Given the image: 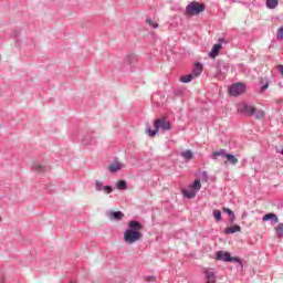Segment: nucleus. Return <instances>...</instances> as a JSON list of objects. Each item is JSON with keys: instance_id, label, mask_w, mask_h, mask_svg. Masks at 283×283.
Masks as SVG:
<instances>
[{"instance_id": "obj_1", "label": "nucleus", "mask_w": 283, "mask_h": 283, "mask_svg": "<svg viewBox=\"0 0 283 283\" xmlns=\"http://www.w3.org/2000/svg\"><path fill=\"white\" fill-rule=\"evenodd\" d=\"M143 223L137 220H130L128 222V228L124 232V242L126 244H135V242H139L143 240Z\"/></svg>"}, {"instance_id": "obj_2", "label": "nucleus", "mask_w": 283, "mask_h": 283, "mask_svg": "<svg viewBox=\"0 0 283 283\" xmlns=\"http://www.w3.org/2000/svg\"><path fill=\"white\" fill-rule=\"evenodd\" d=\"M154 127L155 129L153 130L150 126L146 127V134L150 137L157 136L160 129L161 132H169L171 129V122L167 120L165 117L157 118L154 123Z\"/></svg>"}, {"instance_id": "obj_3", "label": "nucleus", "mask_w": 283, "mask_h": 283, "mask_svg": "<svg viewBox=\"0 0 283 283\" xmlns=\"http://www.w3.org/2000/svg\"><path fill=\"white\" fill-rule=\"evenodd\" d=\"M205 10H207V4L192 1L186 7L185 14L187 17H198V14L205 12Z\"/></svg>"}, {"instance_id": "obj_4", "label": "nucleus", "mask_w": 283, "mask_h": 283, "mask_svg": "<svg viewBox=\"0 0 283 283\" xmlns=\"http://www.w3.org/2000/svg\"><path fill=\"white\" fill-rule=\"evenodd\" d=\"M216 260L219 262H237V264H240L241 269H244L242 259H240V256H231L230 252H224L222 250L217 251Z\"/></svg>"}, {"instance_id": "obj_5", "label": "nucleus", "mask_w": 283, "mask_h": 283, "mask_svg": "<svg viewBox=\"0 0 283 283\" xmlns=\"http://www.w3.org/2000/svg\"><path fill=\"white\" fill-rule=\"evenodd\" d=\"M240 114H244L245 116H255L259 120L264 118V111H258L255 106L250 104H243L239 108Z\"/></svg>"}, {"instance_id": "obj_6", "label": "nucleus", "mask_w": 283, "mask_h": 283, "mask_svg": "<svg viewBox=\"0 0 283 283\" xmlns=\"http://www.w3.org/2000/svg\"><path fill=\"white\" fill-rule=\"evenodd\" d=\"M247 92V85L242 82L233 83L229 86V94L231 96H242Z\"/></svg>"}, {"instance_id": "obj_7", "label": "nucleus", "mask_w": 283, "mask_h": 283, "mask_svg": "<svg viewBox=\"0 0 283 283\" xmlns=\"http://www.w3.org/2000/svg\"><path fill=\"white\" fill-rule=\"evenodd\" d=\"M201 188H202V184L200 182V179H197L190 186V190L184 189L182 193L185 198H188L189 200H191L196 196V192L200 191Z\"/></svg>"}, {"instance_id": "obj_8", "label": "nucleus", "mask_w": 283, "mask_h": 283, "mask_svg": "<svg viewBox=\"0 0 283 283\" xmlns=\"http://www.w3.org/2000/svg\"><path fill=\"white\" fill-rule=\"evenodd\" d=\"M224 42H226L224 38L219 39V42L216 43L212 46L211 51L208 53L210 59H216V56H218V54H220V50H222V43H224Z\"/></svg>"}, {"instance_id": "obj_9", "label": "nucleus", "mask_w": 283, "mask_h": 283, "mask_svg": "<svg viewBox=\"0 0 283 283\" xmlns=\"http://www.w3.org/2000/svg\"><path fill=\"white\" fill-rule=\"evenodd\" d=\"M136 61H138V57L136 56V54L134 53L127 54L123 61L124 70H127V67H132L133 65H136Z\"/></svg>"}, {"instance_id": "obj_10", "label": "nucleus", "mask_w": 283, "mask_h": 283, "mask_svg": "<svg viewBox=\"0 0 283 283\" xmlns=\"http://www.w3.org/2000/svg\"><path fill=\"white\" fill-rule=\"evenodd\" d=\"M263 222H273V224H277L279 219H277V214L270 212L266 213L265 216H263L262 218Z\"/></svg>"}, {"instance_id": "obj_11", "label": "nucleus", "mask_w": 283, "mask_h": 283, "mask_svg": "<svg viewBox=\"0 0 283 283\" xmlns=\"http://www.w3.org/2000/svg\"><path fill=\"white\" fill-rule=\"evenodd\" d=\"M120 169H123V164L119 161H115L108 166V171H111V174H116L117 171H120Z\"/></svg>"}, {"instance_id": "obj_12", "label": "nucleus", "mask_w": 283, "mask_h": 283, "mask_svg": "<svg viewBox=\"0 0 283 283\" xmlns=\"http://www.w3.org/2000/svg\"><path fill=\"white\" fill-rule=\"evenodd\" d=\"M108 217L111 220H123L125 214L122 211H111L108 212Z\"/></svg>"}, {"instance_id": "obj_13", "label": "nucleus", "mask_w": 283, "mask_h": 283, "mask_svg": "<svg viewBox=\"0 0 283 283\" xmlns=\"http://www.w3.org/2000/svg\"><path fill=\"white\" fill-rule=\"evenodd\" d=\"M240 231H242V228L240 226L228 227L224 229V233L227 235H231L233 233H240Z\"/></svg>"}, {"instance_id": "obj_14", "label": "nucleus", "mask_w": 283, "mask_h": 283, "mask_svg": "<svg viewBox=\"0 0 283 283\" xmlns=\"http://www.w3.org/2000/svg\"><path fill=\"white\" fill-rule=\"evenodd\" d=\"M206 283H216V272L206 270Z\"/></svg>"}, {"instance_id": "obj_15", "label": "nucleus", "mask_w": 283, "mask_h": 283, "mask_svg": "<svg viewBox=\"0 0 283 283\" xmlns=\"http://www.w3.org/2000/svg\"><path fill=\"white\" fill-rule=\"evenodd\" d=\"M226 158L227 157V149H220V150H217V151H213L211 154V158L212 160H218V158Z\"/></svg>"}, {"instance_id": "obj_16", "label": "nucleus", "mask_w": 283, "mask_h": 283, "mask_svg": "<svg viewBox=\"0 0 283 283\" xmlns=\"http://www.w3.org/2000/svg\"><path fill=\"white\" fill-rule=\"evenodd\" d=\"M202 63L197 62L192 69V76H200V74H202Z\"/></svg>"}, {"instance_id": "obj_17", "label": "nucleus", "mask_w": 283, "mask_h": 283, "mask_svg": "<svg viewBox=\"0 0 283 283\" xmlns=\"http://www.w3.org/2000/svg\"><path fill=\"white\" fill-rule=\"evenodd\" d=\"M259 83L261 85V92H266L271 82L268 77H261Z\"/></svg>"}, {"instance_id": "obj_18", "label": "nucleus", "mask_w": 283, "mask_h": 283, "mask_svg": "<svg viewBox=\"0 0 283 283\" xmlns=\"http://www.w3.org/2000/svg\"><path fill=\"white\" fill-rule=\"evenodd\" d=\"M280 3L279 0H266L265 6L269 10H275L276 6Z\"/></svg>"}, {"instance_id": "obj_19", "label": "nucleus", "mask_w": 283, "mask_h": 283, "mask_svg": "<svg viewBox=\"0 0 283 283\" xmlns=\"http://www.w3.org/2000/svg\"><path fill=\"white\" fill-rule=\"evenodd\" d=\"M116 188L119 190V191H126L127 189V181L126 180H118L117 184H116Z\"/></svg>"}, {"instance_id": "obj_20", "label": "nucleus", "mask_w": 283, "mask_h": 283, "mask_svg": "<svg viewBox=\"0 0 283 283\" xmlns=\"http://www.w3.org/2000/svg\"><path fill=\"white\" fill-rule=\"evenodd\" d=\"M224 158L230 163V165H238V158L235 156L227 153Z\"/></svg>"}, {"instance_id": "obj_21", "label": "nucleus", "mask_w": 283, "mask_h": 283, "mask_svg": "<svg viewBox=\"0 0 283 283\" xmlns=\"http://www.w3.org/2000/svg\"><path fill=\"white\" fill-rule=\"evenodd\" d=\"M186 160H191L193 158V151L182 150L180 154Z\"/></svg>"}, {"instance_id": "obj_22", "label": "nucleus", "mask_w": 283, "mask_h": 283, "mask_svg": "<svg viewBox=\"0 0 283 283\" xmlns=\"http://www.w3.org/2000/svg\"><path fill=\"white\" fill-rule=\"evenodd\" d=\"M33 171H36V174H43L44 171H48V167L41 165H33Z\"/></svg>"}, {"instance_id": "obj_23", "label": "nucleus", "mask_w": 283, "mask_h": 283, "mask_svg": "<svg viewBox=\"0 0 283 283\" xmlns=\"http://www.w3.org/2000/svg\"><path fill=\"white\" fill-rule=\"evenodd\" d=\"M193 81V74H187L180 77L181 83H191Z\"/></svg>"}, {"instance_id": "obj_24", "label": "nucleus", "mask_w": 283, "mask_h": 283, "mask_svg": "<svg viewBox=\"0 0 283 283\" xmlns=\"http://www.w3.org/2000/svg\"><path fill=\"white\" fill-rule=\"evenodd\" d=\"M276 237L282 239L283 238V223H279L277 227L274 229Z\"/></svg>"}, {"instance_id": "obj_25", "label": "nucleus", "mask_w": 283, "mask_h": 283, "mask_svg": "<svg viewBox=\"0 0 283 283\" xmlns=\"http://www.w3.org/2000/svg\"><path fill=\"white\" fill-rule=\"evenodd\" d=\"M92 143H94V138H92L90 135H86L82 139V145H84V146L92 145Z\"/></svg>"}, {"instance_id": "obj_26", "label": "nucleus", "mask_w": 283, "mask_h": 283, "mask_svg": "<svg viewBox=\"0 0 283 283\" xmlns=\"http://www.w3.org/2000/svg\"><path fill=\"white\" fill-rule=\"evenodd\" d=\"M212 216L217 220V222H220V220H222V211L220 210H213Z\"/></svg>"}, {"instance_id": "obj_27", "label": "nucleus", "mask_w": 283, "mask_h": 283, "mask_svg": "<svg viewBox=\"0 0 283 283\" xmlns=\"http://www.w3.org/2000/svg\"><path fill=\"white\" fill-rule=\"evenodd\" d=\"M146 23H148V25H150V28H154V30H156L158 28V23L154 22L151 19H147Z\"/></svg>"}, {"instance_id": "obj_28", "label": "nucleus", "mask_w": 283, "mask_h": 283, "mask_svg": "<svg viewBox=\"0 0 283 283\" xmlns=\"http://www.w3.org/2000/svg\"><path fill=\"white\" fill-rule=\"evenodd\" d=\"M276 39H279V41L283 40V27H280L277 32H276Z\"/></svg>"}, {"instance_id": "obj_29", "label": "nucleus", "mask_w": 283, "mask_h": 283, "mask_svg": "<svg viewBox=\"0 0 283 283\" xmlns=\"http://www.w3.org/2000/svg\"><path fill=\"white\" fill-rule=\"evenodd\" d=\"M104 187L102 181H95L96 191H103Z\"/></svg>"}, {"instance_id": "obj_30", "label": "nucleus", "mask_w": 283, "mask_h": 283, "mask_svg": "<svg viewBox=\"0 0 283 283\" xmlns=\"http://www.w3.org/2000/svg\"><path fill=\"white\" fill-rule=\"evenodd\" d=\"M102 191H104V193H112V191H114V188H112V186H104Z\"/></svg>"}, {"instance_id": "obj_31", "label": "nucleus", "mask_w": 283, "mask_h": 283, "mask_svg": "<svg viewBox=\"0 0 283 283\" xmlns=\"http://www.w3.org/2000/svg\"><path fill=\"white\" fill-rule=\"evenodd\" d=\"M223 213H227L230 218V216H233V210L229 209V208H223Z\"/></svg>"}, {"instance_id": "obj_32", "label": "nucleus", "mask_w": 283, "mask_h": 283, "mask_svg": "<svg viewBox=\"0 0 283 283\" xmlns=\"http://www.w3.org/2000/svg\"><path fill=\"white\" fill-rule=\"evenodd\" d=\"M229 222L230 224H233V222H235V214L230 216Z\"/></svg>"}, {"instance_id": "obj_33", "label": "nucleus", "mask_w": 283, "mask_h": 283, "mask_svg": "<svg viewBox=\"0 0 283 283\" xmlns=\"http://www.w3.org/2000/svg\"><path fill=\"white\" fill-rule=\"evenodd\" d=\"M151 280H156V276H147L146 282H151Z\"/></svg>"}, {"instance_id": "obj_34", "label": "nucleus", "mask_w": 283, "mask_h": 283, "mask_svg": "<svg viewBox=\"0 0 283 283\" xmlns=\"http://www.w3.org/2000/svg\"><path fill=\"white\" fill-rule=\"evenodd\" d=\"M217 74L218 75L222 74V69L220 66H217Z\"/></svg>"}, {"instance_id": "obj_35", "label": "nucleus", "mask_w": 283, "mask_h": 283, "mask_svg": "<svg viewBox=\"0 0 283 283\" xmlns=\"http://www.w3.org/2000/svg\"><path fill=\"white\" fill-rule=\"evenodd\" d=\"M280 154H282V156H283V149L280 151Z\"/></svg>"}]
</instances>
